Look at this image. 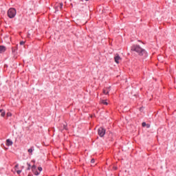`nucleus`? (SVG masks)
I'll use <instances>...</instances> for the list:
<instances>
[{
	"instance_id": "f257e3e1",
	"label": "nucleus",
	"mask_w": 176,
	"mask_h": 176,
	"mask_svg": "<svg viewBox=\"0 0 176 176\" xmlns=\"http://www.w3.org/2000/svg\"><path fill=\"white\" fill-rule=\"evenodd\" d=\"M132 52H135L139 56H146V51L138 45H134L131 47Z\"/></svg>"
},
{
	"instance_id": "f03ea898",
	"label": "nucleus",
	"mask_w": 176,
	"mask_h": 176,
	"mask_svg": "<svg viewBox=\"0 0 176 176\" xmlns=\"http://www.w3.org/2000/svg\"><path fill=\"white\" fill-rule=\"evenodd\" d=\"M17 12L16 11V9L14 8H10L8 11V16L10 19H14L16 16Z\"/></svg>"
},
{
	"instance_id": "7ed1b4c3",
	"label": "nucleus",
	"mask_w": 176,
	"mask_h": 176,
	"mask_svg": "<svg viewBox=\"0 0 176 176\" xmlns=\"http://www.w3.org/2000/svg\"><path fill=\"white\" fill-rule=\"evenodd\" d=\"M98 133L100 137H104V135H105V129L102 127L99 128Z\"/></svg>"
},
{
	"instance_id": "20e7f679",
	"label": "nucleus",
	"mask_w": 176,
	"mask_h": 176,
	"mask_svg": "<svg viewBox=\"0 0 176 176\" xmlns=\"http://www.w3.org/2000/svg\"><path fill=\"white\" fill-rule=\"evenodd\" d=\"M114 60H115V63H116V64H119L120 63V61L122 60V58H120L119 56V54H116L115 57H114Z\"/></svg>"
},
{
	"instance_id": "39448f33",
	"label": "nucleus",
	"mask_w": 176,
	"mask_h": 176,
	"mask_svg": "<svg viewBox=\"0 0 176 176\" xmlns=\"http://www.w3.org/2000/svg\"><path fill=\"white\" fill-rule=\"evenodd\" d=\"M55 9L56 11L61 10V9H63V3H60V4H58V6H56L55 7Z\"/></svg>"
},
{
	"instance_id": "423d86ee",
	"label": "nucleus",
	"mask_w": 176,
	"mask_h": 176,
	"mask_svg": "<svg viewBox=\"0 0 176 176\" xmlns=\"http://www.w3.org/2000/svg\"><path fill=\"white\" fill-rule=\"evenodd\" d=\"M6 52V47L0 45V53H5Z\"/></svg>"
},
{
	"instance_id": "0eeeda50",
	"label": "nucleus",
	"mask_w": 176,
	"mask_h": 176,
	"mask_svg": "<svg viewBox=\"0 0 176 176\" xmlns=\"http://www.w3.org/2000/svg\"><path fill=\"white\" fill-rule=\"evenodd\" d=\"M6 145L7 146H12L13 145V142H12V140H10V139H8L6 140Z\"/></svg>"
},
{
	"instance_id": "6e6552de",
	"label": "nucleus",
	"mask_w": 176,
	"mask_h": 176,
	"mask_svg": "<svg viewBox=\"0 0 176 176\" xmlns=\"http://www.w3.org/2000/svg\"><path fill=\"white\" fill-rule=\"evenodd\" d=\"M0 113H1V116H2V118H3L5 116V115H6V113H5V111H3V109H0Z\"/></svg>"
},
{
	"instance_id": "1a4fd4ad",
	"label": "nucleus",
	"mask_w": 176,
	"mask_h": 176,
	"mask_svg": "<svg viewBox=\"0 0 176 176\" xmlns=\"http://www.w3.org/2000/svg\"><path fill=\"white\" fill-rule=\"evenodd\" d=\"M108 93H109V88H106V89H103L104 94H108Z\"/></svg>"
},
{
	"instance_id": "9d476101",
	"label": "nucleus",
	"mask_w": 176,
	"mask_h": 176,
	"mask_svg": "<svg viewBox=\"0 0 176 176\" xmlns=\"http://www.w3.org/2000/svg\"><path fill=\"white\" fill-rule=\"evenodd\" d=\"M28 152H29V153H30V155H32V152H34V147L29 148Z\"/></svg>"
},
{
	"instance_id": "9b49d317",
	"label": "nucleus",
	"mask_w": 176,
	"mask_h": 176,
	"mask_svg": "<svg viewBox=\"0 0 176 176\" xmlns=\"http://www.w3.org/2000/svg\"><path fill=\"white\" fill-rule=\"evenodd\" d=\"M36 170V166L35 165H33L32 167V170L34 172Z\"/></svg>"
},
{
	"instance_id": "f8f14e48",
	"label": "nucleus",
	"mask_w": 176,
	"mask_h": 176,
	"mask_svg": "<svg viewBox=\"0 0 176 176\" xmlns=\"http://www.w3.org/2000/svg\"><path fill=\"white\" fill-rule=\"evenodd\" d=\"M33 173L35 175H39V172H38L36 169L34 171H33Z\"/></svg>"
},
{
	"instance_id": "ddd939ff",
	"label": "nucleus",
	"mask_w": 176,
	"mask_h": 176,
	"mask_svg": "<svg viewBox=\"0 0 176 176\" xmlns=\"http://www.w3.org/2000/svg\"><path fill=\"white\" fill-rule=\"evenodd\" d=\"M102 104H104V105H108V102L105 100H102Z\"/></svg>"
},
{
	"instance_id": "4468645a",
	"label": "nucleus",
	"mask_w": 176,
	"mask_h": 176,
	"mask_svg": "<svg viewBox=\"0 0 176 176\" xmlns=\"http://www.w3.org/2000/svg\"><path fill=\"white\" fill-rule=\"evenodd\" d=\"M7 116H8V118L12 116V113H9V112L7 113Z\"/></svg>"
},
{
	"instance_id": "2eb2a0df",
	"label": "nucleus",
	"mask_w": 176,
	"mask_h": 176,
	"mask_svg": "<svg viewBox=\"0 0 176 176\" xmlns=\"http://www.w3.org/2000/svg\"><path fill=\"white\" fill-rule=\"evenodd\" d=\"M28 170H31V164L28 163Z\"/></svg>"
},
{
	"instance_id": "dca6fc26",
	"label": "nucleus",
	"mask_w": 176,
	"mask_h": 176,
	"mask_svg": "<svg viewBox=\"0 0 176 176\" xmlns=\"http://www.w3.org/2000/svg\"><path fill=\"white\" fill-rule=\"evenodd\" d=\"M142 127H145V126H146V123L142 122Z\"/></svg>"
},
{
	"instance_id": "f3484780",
	"label": "nucleus",
	"mask_w": 176,
	"mask_h": 176,
	"mask_svg": "<svg viewBox=\"0 0 176 176\" xmlns=\"http://www.w3.org/2000/svg\"><path fill=\"white\" fill-rule=\"evenodd\" d=\"M17 168H19V164H16L15 166V170H17Z\"/></svg>"
},
{
	"instance_id": "a211bd4d",
	"label": "nucleus",
	"mask_w": 176,
	"mask_h": 176,
	"mask_svg": "<svg viewBox=\"0 0 176 176\" xmlns=\"http://www.w3.org/2000/svg\"><path fill=\"white\" fill-rule=\"evenodd\" d=\"M38 171H42V167H41V166H39L38 168Z\"/></svg>"
},
{
	"instance_id": "6ab92c4d",
	"label": "nucleus",
	"mask_w": 176,
	"mask_h": 176,
	"mask_svg": "<svg viewBox=\"0 0 176 176\" xmlns=\"http://www.w3.org/2000/svg\"><path fill=\"white\" fill-rule=\"evenodd\" d=\"M16 173H17V174H21V170H16Z\"/></svg>"
},
{
	"instance_id": "aec40b11",
	"label": "nucleus",
	"mask_w": 176,
	"mask_h": 176,
	"mask_svg": "<svg viewBox=\"0 0 176 176\" xmlns=\"http://www.w3.org/2000/svg\"><path fill=\"white\" fill-rule=\"evenodd\" d=\"M24 43H25L24 41H21L20 42V45H24Z\"/></svg>"
},
{
	"instance_id": "412c9836",
	"label": "nucleus",
	"mask_w": 176,
	"mask_h": 176,
	"mask_svg": "<svg viewBox=\"0 0 176 176\" xmlns=\"http://www.w3.org/2000/svg\"><path fill=\"white\" fill-rule=\"evenodd\" d=\"M146 126L147 129H149L151 127V125H149V124H146Z\"/></svg>"
},
{
	"instance_id": "4be33fe9",
	"label": "nucleus",
	"mask_w": 176,
	"mask_h": 176,
	"mask_svg": "<svg viewBox=\"0 0 176 176\" xmlns=\"http://www.w3.org/2000/svg\"><path fill=\"white\" fill-rule=\"evenodd\" d=\"M94 162H95V160H94V159H92V160H91V163H94Z\"/></svg>"
},
{
	"instance_id": "5701e85b",
	"label": "nucleus",
	"mask_w": 176,
	"mask_h": 176,
	"mask_svg": "<svg viewBox=\"0 0 176 176\" xmlns=\"http://www.w3.org/2000/svg\"><path fill=\"white\" fill-rule=\"evenodd\" d=\"M28 176H31V175H28Z\"/></svg>"
},
{
	"instance_id": "b1692460",
	"label": "nucleus",
	"mask_w": 176,
	"mask_h": 176,
	"mask_svg": "<svg viewBox=\"0 0 176 176\" xmlns=\"http://www.w3.org/2000/svg\"><path fill=\"white\" fill-rule=\"evenodd\" d=\"M85 1H89V0H85Z\"/></svg>"
}]
</instances>
